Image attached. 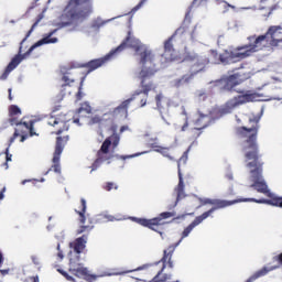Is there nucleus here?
<instances>
[{
    "mask_svg": "<svg viewBox=\"0 0 282 282\" xmlns=\"http://www.w3.org/2000/svg\"><path fill=\"white\" fill-rule=\"evenodd\" d=\"M194 3H197V0H195Z\"/></svg>",
    "mask_w": 282,
    "mask_h": 282,
    "instance_id": "obj_61",
    "label": "nucleus"
},
{
    "mask_svg": "<svg viewBox=\"0 0 282 282\" xmlns=\"http://www.w3.org/2000/svg\"><path fill=\"white\" fill-rule=\"evenodd\" d=\"M175 250V247L172 248V251Z\"/></svg>",
    "mask_w": 282,
    "mask_h": 282,
    "instance_id": "obj_60",
    "label": "nucleus"
},
{
    "mask_svg": "<svg viewBox=\"0 0 282 282\" xmlns=\"http://www.w3.org/2000/svg\"><path fill=\"white\" fill-rule=\"evenodd\" d=\"M57 272H59V274H61L62 276H65V279H66L67 281L76 282V279H74V276L69 275V273H67V271H64V270L58 269Z\"/></svg>",
    "mask_w": 282,
    "mask_h": 282,
    "instance_id": "obj_24",
    "label": "nucleus"
},
{
    "mask_svg": "<svg viewBox=\"0 0 282 282\" xmlns=\"http://www.w3.org/2000/svg\"><path fill=\"white\" fill-rule=\"evenodd\" d=\"M1 274H8L9 270H0Z\"/></svg>",
    "mask_w": 282,
    "mask_h": 282,
    "instance_id": "obj_44",
    "label": "nucleus"
},
{
    "mask_svg": "<svg viewBox=\"0 0 282 282\" xmlns=\"http://www.w3.org/2000/svg\"><path fill=\"white\" fill-rule=\"evenodd\" d=\"M9 99L12 100V89H9Z\"/></svg>",
    "mask_w": 282,
    "mask_h": 282,
    "instance_id": "obj_42",
    "label": "nucleus"
},
{
    "mask_svg": "<svg viewBox=\"0 0 282 282\" xmlns=\"http://www.w3.org/2000/svg\"><path fill=\"white\" fill-rule=\"evenodd\" d=\"M186 127H188V123H185V124L182 127V131H186Z\"/></svg>",
    "mask_w": 282,
    "mask_h": 282,
    "instance_id": "obj_43",
    "label": "nucleus"
},
{
    "mask_svg": "<svg viewBox=\"0 0 282 282\" xmlns=\"http://www.w3.org/2000/svg\"><path fill=\"white\" fill-rule=\"evenodd\" d=\"M4 166H6L7 170L9 169L8 163H4Z\"/></svg>",
    "mask_w": 282,
    "mask_h": 282,
    "instance_id": "obj_51",
    "label": "nucleus"
},
{
    "mask_svg": "<svg viewBox=\"0 0 282 282\" xmlns=\"http://www.w3.org/2000/svg\"><path fill=\"white\" fill-rule=\"evenodd\" d=\"M147 105V100L145 99H142L141 100V107H144Z\"/></svg>",
    "mask_w": 282,
    "mask_h": 282,
    "instance_id": "obj_40",
    "label": "nucleus"
},
{
    "mask_svg": "<svg viewBox=\"0 0 282 282\" xmlns=\"http://www.w3.org/2000/svg\"><path fill=\"white\" fill-rule=\"evenodd\" d=\"M156 107L162 111L165 107H169V99L162 95L156 96Z\"/></svg>",
    "mask_w": 282,
    "mask_h": 282,
    "instance_id": "obj_20",
    "label": "nucleus"
},
{
    "mask_svg": "<svg viewBox=\"0 0 282 282\" xmlns=\"http://www.w3.org/2000/svg\"><path fill=\"white\" fill-rule=\"evenodd\" d=\"M274 261L282 263V253L279 257H274Z\"/></svg>",
    "mask_w": 282,
    "mask_h": 282,
    "instance_id": "obj_36",
    "label": "nucleus"
},
{
    "mask_svg": "<svg viewBox=\"0 0 282 282\" xmlns=\"http://www.w3.org/2000/svg\"><path fill=\"white\" fill-rule=\"evenodd\" d=\"M54 34H56V30L48 33L42 40H39L35 44H33L29 48V51L26 53H24L22 55L21 54L15 55L11 59L9 65L7 66V69L4 70V73L1 75L0 80H6V78H8V76H10V73L13 72V69H17V67H19V65H21L22 61H25V58H28V56H30L32 54V52H34V50H36V47H41L42 45H50L52 43H58L57 37H52V36H54Z\"/></svg>",
    "mask_w": 282,
    "mask_h": 282,
    "instance_id": "obj_6",
    "label": "nucleus"
},
{
    "mask_svg": "<svg viewBox=\"0 0 282 282\" xmlns=\"http://www.w3.org/2000/svg\"><path fill=\"white\" fill-rule=\"evenodd\" d=\"M268 100H282V98L273 97L268 98L259 93H254L252 90H247L240 93L238 96L229 99L220 109V116L226 113H232L237 107L241 105H246V102H265Z\"/></svg>",
    "mask_w": 282,
    "mask_h": 282,
    "instance_id": "obj_4",
    "label": "nucleus"
},
{
    "mask_svg": "<svg viewBox=\"0 0 282 282\" xmlns=\"http://www.w3.org/2000/svg\"><path fill=\"white\" fill-rule=\"evenodd\" d=\"M200 206L210 205L214 206L212 210H217L218 208H227V206H232L234 204H239V202H257L259 204V200L254 198H245V199H238V200H221V199H210V198H199Z\"/></svg>",
    "mask_w": 282,
    "mask_h": 282,
    "instance_id": "obj_13",
    "label": "nucleus"
},
{
    "mask_svg": "<svg viewBox=\"0 0 282 282\" xmlns=\"http://www.w3.org/2000/svg\"><path fill=\"white\" fill-rule=\"evenodd\" d=\"M91 228H94V227L82 226L77 232H78V235H83V232H87V230H91Z\"/></svg>",
    "mask_w": 282,
    "mask_h": 282,
    "instance_id": "obj_28",
    "label": "nucleus"
},
{
    "mask_svg": "<svg viewBox=\"0 0 282 282\" xmlns=\"http://www.w3.org/2000/svg\"><path fill=\"white\" fill-rule=\"evenodd\" d=\"M73 122H74L75 124H78L79 120H78L77 118H74Z\"/></svg>",
    "mask_w": 282,
    "mask_h": 282,
    "instance_id": "obj_45",
    "label": "nucleus"
},
{
    "mask_svg": "<svg viewBox=\"0 0 282 282\" xmlns=\"http://www.w3.org/2000/svg\"><path fill=\"white\" fill-rule=\"evenodd\" d=\"M147 268H148V265H147V264H144V265L139 267V268H137V269H134V270H131V271H124V272H121V273H119V274H128V272H138V271H140V270H147Z\"/></svg>",
    "mask_w": 282,
    "mask_h": 282,
    "instance_id": "obj_26",
    "label": "nucleus"
},
{
    "mask_svg": "<svg viewBox=\"0 0 282 282\" xmlns=\"http://www.w3.org/2000/svg\"><path fill=\"white\" fill-rule=\"evenodd\" d=\"M228 180H232V174L227 175Z\"/></svg>",
    "mask_w": 282,
    "mask_h": 282,
    "instance_id": "obj_47",
    "label": "nucleus"
},
{
    "mask_svg": "<svg viewBox=\"0 0 282 282\" xmlns=\"http://www.w3.org/2000/svg\"><path fill=\"white\" fill-rule=\"evenodd\" d=\"M87 210V200L85 198H82V210H78V215L80 217L82 224H85V212Z\"/></svg>",
    "mask_w": 282,
    "mask_h": 282,
    "instance_id": "obj_21",
    "label": "nucleus"
},
{
    "mask_svg": "<svg viewBox=\"0 0 282 282\" xmlns=\"http://www.w3.org/2000/svg\"><path fill=\"white\" fill-rule=\"evenodd\" d=\"M144 153H148V152L145 151V152L132 154V155H129V156H122V160H127V158H138L139 155H144Z\"/></svg>",
    "mask_w": 282,
    "mask_h": 282,
    "instance_id": "obj_31",
    "label": "nucleus"
},
{
    "mask_svg": "<svg viewBox=\"0 0 282 282\" xmlns=\"http://www.w3.org/2000/svg\"><path fill=\"white\" fill-rule=\"evenodd\" d=\"M87 0H69L68 6L65 8L61 17V28L67 25H76V23L83 21L86 17H89L91 9L80 10V3H85Z\"/></svg>",
    "mask_w": 282,
    "mask_h": 282,
    "instance_id": "obj_5",
    "label": "nucleus"
},
{
    "mask_svg": "<svg viewBox=\"0 0 282 282\" xmlns=\"http://www.w3.org/2000/svg\"><path fill=\"white\" fill-rule=\"evenodd\" d=\"M63 80H64V83H68V82H67V80H68L67 76H64V77H63Z\"/></svg>",
    "mask_w": 282,
    "mask_h": 282,
    "instance_id": "obj_46",
    "label": "nucleus"
},
{
    "mask_svg": "<svg viewBox=\"0 0 282 282\" xmlns=\"http://www.w3.org/2000/svg\"><path fill=\"white\" fill-rule=\"evenodd\" d=\"M120 219L122 218H116L111 215H100L99 218H98V221H120Z\"/></svg>",
    "mask_w": 282,
    "mask_h": 282,
    "instance_id": "obj_23",
    "label": "nucleus"
},
{
    "mask_svg": "<svg viewBox=\"0 0 282 282\" xmlns=\"http://www.w3.org/2000/svg\"><path fill=\"white\" fill-rule=\"evenodd\" d=\"M279 265L274 267H263L259 271H257L253 275H251L246 282H253L257 281V279H260V276H265L268 272H272V270H276Z\"/></svg>",
    "mask_w": 282,
    "mask_h": 282,
    "instance_id": "obj_18",
    "label": "nucleus"
},
{
    "mask_svg": "<svg viewBox=\"0 0 282 282\" xmlns=\"http://www.w3.org/2000/svg\"><path fill=\"white\" fill-rule=\"evenodd\" d=\"M109 21H111V20L106 21V23H109Z\"/></svg>",
    "mask_w": 282,
    "mask_h": 282,
    "instance_id": "obj_57",
    "label": "nucleus"
},
{
    "mask_svg": "<svg viewBox=\"0 0 282 282\" xmlns=\"http://www.w3.org/2000/svg\"><path fill=\"white\" fill-rule=\"evenodd\" d=\"M3 263V253L0 251V264Z\"/></svg>",
    "mask_w": 282,
    "mask_h": 282,
    "instance_id": "obj_41",
    "label": "nucleus"
},
{
    "mask_svg": "<svg viewBox=\"0 0 282 282\" xmlns=\"http://www.w3.org/2000/svg\"><path fill=\"white\" fill-rule=\"evenodd\" d=\"M87 246V236H83L80 238H77L74 242L69 243V247L73 248L75 253L73 254L70 252L69 258V272L70 274H74V276H77V279H84V281H96L98 276L90 274L89 270L85 268L83 264L78 263L80 261V252L85 250Z\"/></svg>",
    "mask_w": 282,
    "mask_h": 282,
    "instance_id": "obj_3",
    "label": "nucleus"
},
{
    "mask_svg": "<svg viewBox=\"0 0 282 282\" xmlns=\"http://www.w3.org/2000/svg\"><path fill=\"white\" fill-rule=\"evenodd\" d=\"M77 113H91V106L89 105V102H83L78 108Z\"/></svg>",
    "mask_w": 282,
    "mask_h": 282,
    "instance_id": "obj_22",
    "label": "nucleus"
},
{
    "mask_svg": "<svg viewBox=\"0 0 282 282\" xmlns=\"http://www.w3.org/2000/svg\"><path fill=\"white\" fill-rule=\"evenodd\" d=\"M131 47L134 50V56H137L138 61H140V65L142 67L139 73V78H149V76H153L155 74V69H153V51L149 50V47L140 40L133 36L131 31L128 32V36L126 41L119 45L116 50L108 53L105 57L93 59L87 64L89 72H94V69H98V67H102L105 63L111 61L118 52H122L126 47Z\"/></svg>",
    "mask_w": 282,
    "mask_h": 282,
    "instance_id": "obj_2",
    "label": "nucleus"
},
{
    "mask_svg": "<svg viewBox=\"0 0 282 282\" xmlns=\"http://www.w3.org/2000/svg\"><path fill=\"white\" fill-rule=\"evenodd\" d=\"M178 185L176 187V193H177V202H180V199H184V197H186V195H184V178L182 177V171L180 170V163H178Z\"/></svg>",
    "mask_w": 282,
    "mask_h": 282,
    "instance_id": "obj_19",
    "label": "nucleus"
},
{
    "mask_svg": "<svg viewBox=\"0 0 282 282\" xmlns=\"http://www.w3.org/2000/svg\"><path fill=\"white\" fill-rule=\"evenodd\" d=\"M118 144H120V135L117 133H113L111 137L104 141L101 149L98 152V159L93 165V171L98 169L100 162H105V160H111V158H113V150L116 147H118Z\"/></svg>",
    "mask_w": 282,
    "mask_h": 282,
    "instance_id": "obj_9",
    "label": "nucleus"
},
{
    "mask_svg": "<svg viewBox=\"0 0 282 282\" xmlns=\"http://www.w3.org/2000/svg\"><path fill=\"white\" fill-rule=\"evenodd\" d=\"M29 282H39V276L29 278Z\"/></svg>",
    "mask_w": 282,
    "mask_h": 282,
    "instance_id": "obj_35",
    "label": "nucleus"
},
{
    "mask_svg": "<svg viewBox=\"0 0 282 282\" xmlns=\"http://www.w3.org/2000/svg\"><path fill=\"white\" fill-rule=\"evenodd\" d=\"M213 213H215V209H209L208 212H205L203 215L198 216L195 218V220L184 229L183 234H182V239L188 237V235H191V232H193V229L196 228V226H199V224H202V221H204V219H208V217H210V215H213Z\"/></svg>",
    "mask_w": 282,
    "mask_h": 282,
    "instance_id": "obj_15",
    "label": "nucleus"
},
{
    "mask_svg": "<svg viewBox=\"0 0 282 282\" xmlns=\"http://www.w3.org/2000/svg\"><path fill=\"white\" fill-rule=\"evenodd\" d=\"M28 182H32V180H24L21 182L22 186H25V184H28Z\"/></svg>",
    "mask_w": 282,
    "mask_h": 282,
    "instance_id": "obj_39",
    "label": "nucleus"
},
{
    "mask_svg": "<svg viewBox=\"0 0 282 282\" xmlns=\"http://www.w3.org/2000/svg\"><path fill=\"white\" fill-rule=\"evenodd\" d=\"M169 265H170V268H173V263L172 262H170Z\"/></svg>",
    "mask_w": 282,
    "mask_h": 282,
    "instance_id": "obj_52",
    "label": "nucleus"
},
{
    "mask_svg": "<svg viewBox=\"0 0 282 282\" xmlns=\"http://www.w3.org/2000/svg\"><path fill=\"white\" fill-rule=\"evenodd\" d=\"M31 259L34 265H41V258L39 256H32Z\"/></svg>",
    "mask_w": 282,
    "mask_h": 282,
    "instance_id": "obj_27",
    "label": "nucleus"
},
{
    "mask_svg": "<svg viewBox=\"0 0 282 282\" xmlns=\"http://www.w3.org/2000/svg\"><path fill=\"white\" fill-rule=\"evenodd\" d=\"M67 140H69V137H65L64 142L61 137L57 138V143H56V148L53 156V169L55 173H61V154L63 153V149L67 143Z\"/></svg>",
    "mask_w": 282,
    "mask_h": 282,
    "instance_id": "obj_14",
    "label": "nucleus"
},
{
    "mask_svg": "<svg viewBox=\"0 0 282 282\" xmlns=\"http://www.w3.org/2000/svg\"><path fill=\"white\" fill-rule=\"evenodd\" d=\"M178 83H184V79H180Z\"/></svg>",
    "mask_w": 282,
    "mask_h": 282,
    "instance_id": "obj_53",
    "label": "nucleus"
},
{
    "mask_svg": "<svg viewBox=\"0 0 282 282\" xmlns=\"http://www.w3.org/2000/svg\"><path fill=\"white\" fill-rule=\"evenodd\" d=\"M205 116H202V118L196 121V127H199V122H202V120H205Z\"/></svg>",
    "mask_w": 282,
    "mask_h": 282,
    "instance_id": "obj_37",
    "label": "nucleus"
},
{
    "mask_svg": "<svg viewBox=\"0 0 282 282\" xmlns=\"http://www.w3.org/2000/svg\"><path fill=\"white\" fill-rule=\"evenodd\" d=\"M131 100H133V98L124 100L119 107L115 108L113 111H111V109L107 110V108H100L101 115L93 116L89 120V124H100V122H105V120H108V118H111V116L118 111L127 113V108L131 105Z\"/></svg>",
    "mask_w": 282,
    "mask_h": 282,
    "instance_id": "obj_10",
    "label": "nucleus"
},
{
    "mask_svg": "<svg viewBox=\"0 0 282 282\" xmlns=\"http://www.w3.org/2000/svg\"><path fill=\"white\" fill-rule=\"evenodd\" d=\"M9 113H10V122L11 124H15L18 128L15 129V132L13 134V138L11 139V143L14 142V140H17V138H20V142H25V133H28V131H30L31 135H36V133H34V129L33 123H28V122H17V120H14V116H21V108H19L18 106H11L9 109Z\"/></svg>",
    "mask_w": 282,
    "mask_h": 282,
    "instance_id": "obj_8",
    "label": "nucleus"
},
{
    "mask_svg": "<svg viewBox=\"0 0 282 282\" xmlns=\"http://www.w3.org/2000/svg\"><path fill=\"white\" fill-rule=\"evenodd\" d=\"M183 160L185 161L186 159L183 156V158L180 159V162H182Z\"/></svg>",
    "mask_w": 282,
    "mask_h": 282,
    "instance_id": "obj_50",
    "label": "nucleus"
},
{
    "mask_svg": "<svg viewBox=\"0 0 282 282\" xmlns=\"http://www.w3.org/2000/svg\"><path fill=\"white\" fill-rule=\"evenodd\" d=\"M241 83H243V79L239 74L231 75L220 80V85H224L225 89H232V87H237V85H241Z\"/></svg>",
    "mask_w": 282,
    "mask_h": 282,
    "instance_id": "obj_16",
    "label": "nucleus"
},
{
    "mask_svg": "<svg viewBox=\"0 0 282 282\" xmlns=\"http://www.w3.org/2000/svg\"><path fill=\"white\" fill-rule=\"evenodd\" d=\"M228 7H229V8H235V7L230 6V4H228Z\"/></svg>",
    "mask_w": 282,
    "mask_h": 282,
    "instance_id": "obj_54",
    "label": "nucleus"
},
{
    "mask_svg": "<svg viewBox=\"0 0 282 282\" xmlns=\"http://www.w3.org/2000/svg\"><path fill=\"white\" fill-rule=\"evenodd\" d=\"M124 131H129V127L128 126H122L120 129V133H124Z\"/></svg>",
    "mask_w": 282,
    "mask_h": 282,
    "instance_id": "obj_34",
    "label": "nucleus"
},
{
    "mask_svg": "<svg viewBox=\"0 0 282 282\" xmlns=\"http://www.w3.org/2000/svg\"><path fill=\"white\" fill-rule=\"evenodd\" d=\"M164 57L167 62L171 61H183V63H187V65H192L194 68L193 72H202L204 69V65L208 63V61L204 59L199 62V58L195 53H185L184 57H178L175 56V51H173V45L171 44V41H167L165 43V52H164Z\"/></svg>",
    "mask_w": 282,
    "mask_h": 282,
    "instance_id": "obj_7",
    "label": "nucleus"
},
{
    "mask_svg": "<svg viewBox=\"0 0 282 282\" xmlns=\"http://www.w3.org/2000/svg\"><path fill=\"white\" fill-rule=\"evenodd\" d=\"M29 34H32V30L29 32Z\"/></svg>",
    "mask_w": 282,
    "mask_h": 282,
    "instance_id": "obj_58",
    "label": "nucleus"
},
{
    "mask_svg": "<svg viewBox=\"0 0 282 282\" xmlns=\"http://www.w3.org/2000/svg\"><path fill=\"white\" fill-rule=\"evenodd\" d=\"M70 118L67 117L66 113H63V112L56 113V111H53V115L48 119V124H51V127H55V129L57 130L55 133L57 135H61L63 131L69 130V126L67 124Z\"/></svg>",
    "mask_w": 282,
    "mask_h": 282,
    "instance_id": "obj_11",
    "label": "nucleus"
},
{
    "mask_svg": "<svg viewBox=\"0 0 282 282\" xmlns=\"http://www.w3.org/2000/svg\"><path fill=\"white\" fill-rule=\"evenodd\" d=\"M148 147H151V149H153V151H155L156 153H161L163 158L173 160V156H171V154L169 153V148L160 145V143H158V139H150L148 141Z\"/></svg>",
    "mask_w": 282,
    "mask_h": 282,
    "instance_id": "obj_17",
    "label": "nucleus"
},
{
    "mask_svg": "<svg viewBox=\"0 0 282 282\" xmlns=\"http://www.w3.org/2000/svg\"><path fill=\"white\" fill-rule=\"evenodd\" d=\"M6 197V187L2 188V191L0 192V200L3 199Z\"/></svg>",
    "mask_w": 282,
    "mask_h": 282,
    "instance_id": "obj_33",
    "label": "nucleus"
},
{
    "mask_svg": "<svg viewBox=\"0 0 282 282\" xmlns=\"http://www.w3.org/2000/svg\"><path fill=\"white\" fill-rule=\"evenodd\" d=\"M150 90H151V88H149V87L143 88V93L145 94V96L149 94Z\"/></svg>",
    "mask_w": 282,
    "mask_h": 282,
    "instance_id": "obj_38",
    "label": "nucleus"
},
{
    "mask_svg": "<svg viewBox=\"0 0 282 282\" xmlns=\"http://www.w3.org/2000/svg\"><path fill=\"white\" fill-rule=\"evenodd\" d=\"M206 127V124H203V129Z\"/></svg>",
    "mask_w": 282,
    "mask_h": 282,
    "instance_id": "obj_59",
    "label": "nucleus"
},
{
    "mask_svg": "<svg viewBox=\"0 0 282 282\" xmlns=\"http://www.w3.org/2000/svg\"><path fill=\"white\" fill-rule=\"evenodd\" d=\"M6 155H7V162H12V154H10V149L8 148L6 150Z\"/></svg>",
    "mask_w": 282,
    "mask_h": 282,
    "instance_id": "obj_32",
    "label": "nucleus"
},
{
    "mask_svg": "<svg viewBox=\"0 0 282 282\" xmlns=\"http://www.w3.org/2000/svg\"><path fill=\"white\" fill-rule=\"evenodd\" d=\"M41 182H45V178H42Z\"/></svg>",
    "mask_w": 282,
    "mask_h": 282,
    "instance_id": "obj_55",
    "label": "nucleus"
},
{
    "mask_svg": "<svg viewBox=\"0 0 282 282\" xmlns=\"http://www.w3.org/2000/svg\"><path fill=\"white\" fill-rule=\"evenodd\" d=\"M216 3H224V0H216Z\"/></svg>",
    "mask_w": 282,
    "mask_h": 282,
    "instance_id": "obj_48",
    "label": "nucleus"
},
{
    "mask_svg": "<svg viewBox=\"0 0 282 282\" xmlns=\"http://www.w3.org/2000/svg\"><path fill=\"white\" fill-rule=\"evenodd\" d=\"M57 250H58L57 257H58L59 261H63L65 256H63V251L61 250V245H57Z\"/></svg>",
    "mask_w": 282,
    "mask_h": 282,
    "instance_id": "obj_30",
    "label": "nucleus"
},
{
    "mask_svg": "<svg viewBox=\"0 0 282 282\" xmlns=\"http://www.w3.org/2000/svg\"><path fill=\"white\" fill-rule=\"evenodd\" d=\"M170 217H175V213L164 212V213L160 214L159 217H155L152 219L132 217L131 220L135 221L140 226H144L145 228L155 230V226H161L162 219H170Z\"/></svg>",
    "mask_w": 282,
    "mask_h": 282,
    "instance_id": "obj_12",
    "label": "nucleus"
},
{
    "mask_svg": "<svg viewBox=\"0 0 282 282\" xmlns=\"http://www.w3.org/2000/svg\"><path fill=\"white\" fill-rule=\"evenodd\" d=\"M180 243H182V240H180V241L176 243L175 248H177V246H180Z\"/></svg>",
    "mask_w": 282,
    "mask_h": 282,
    "instance_id": "obj_49",
    "label": "nucleus"
},
{
    "mask_svg": "<svg viewBox=\"0 0 282 282\" xmlns=\"http://www.w3.org/2000/svg\"><path fill=\"white\" fill-rule=\"evenodd\" d=\"M104 188L105 191H113V188L116 191L118 188V185H116V183H107Z\"/></svg>",
    "mask_w": 282,
    "mask_h": 282,
    "instance_id": "obj_25",
    "label": "nucleus"
},
{
    "mask_svg": "<svg viewBox=\"0 0 282 282\" xmlns=\"http://www.w3.org/2000/svg\"><path fill=\"white\" fill-rule=\"evenodd\" d=\"M248 41L249 44L227 50L219 57L217 51H210L212 63L220 61L225 65H230V63H239V61L252 56L256 52H261L264 47H279L282 43V28L271 26L264 35H252L248 37Z\"/></svg>",
    "mask_w": 282,
    "mask_h": 282,
    "instance_id": "obj_1",
    "label": "nucleus"
},
{
    "mask_svg": "<svg viewBox=\"0 0 282 282\" xmlns=\"http://www.w3.org/2000/svg\"><path fill=\"white\" fill-rule=\"evenodd\" d=\"M36 28V23L33 25V29Z\"/></svg>",
    "mask_w": 282,
    "mask_h": 282,
    "instance_id": "obj_56",
    "label": "nucleus"
},
{
    "mask_svg": "<svg viewBox=\"0 0 282 282\" xmlns=\"http://www.w3.org/2000/svg\"><path fill=\"white\" fill-rule=\"evenodd\" d=\"M144 3H147V0H141L140 3L132 9V12H138V10L144 6Z\"/></svg>",
    "mask_w": 282,
    "mask_h": 282,
    "instance_id": "obj_29",
    "label": "nucleus"
}]
</instances>
